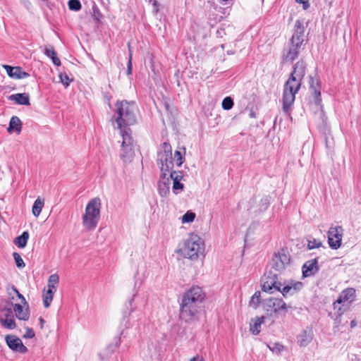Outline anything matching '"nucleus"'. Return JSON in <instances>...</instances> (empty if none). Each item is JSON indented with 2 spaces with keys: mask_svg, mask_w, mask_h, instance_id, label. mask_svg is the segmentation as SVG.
<instances>
[{
  "mask_svg": "<svg viewBox=\"0 0 361 361\" xmlns=\"http://www.w3.org/2000/svg\"><path fill=\"white\" fill-rule=\"evenodd\" d=\"M307 64L303 60L298 61L293 67L288 80L286 82L283 92V111L288 114L295 99V94L299 91L305 75Z\"/></svg>",
  "mask_w": 361,
  "mask_h": 361,
  "instance_id": "f257e3e1",
  "label": "nucleus"
},
{
  "mask_svg": "<svg viewBox=\"0 0 361 361\" xmlns=\"http://www.w3.org/2000/svg\"><path fill=\"white\" fill-rule=\"evenodd\" d=\"M205 294L200 286H192L183 295L180 304V318L190 322L197 318Z\"/></svg>",
  "mask_w": 361,
  "mask_h": 361,
  "instance_id": "f03ea898",
  "label": "nucleus"
},
{
  "mask_svg": "<svg viewBox=\"0 0 361 361\" xmlns=\"http://www.w3.org/2000/svg\"><path fill=\"white\" fill-rule=\"evenodd\" d=\"M302 287V283L299 281H290L282 283L279 281L278 275L269 271L263 279L262 290L269 293L280 291L284 297H287L297 293Z\"/></svg>",
  "mask_w": 361,
  "mask_h": 361,
  "instance_id": "7ed1b4c3",
  "label": "nucleus"
},
{
  "mask_svg": "<svg viewBox=\"0 0 361 361\" xmlns=\"http://www.w3.org/2000/svg\"><path fill=\"white\" fill-rule=\"evenodd\" d=\"M116 111L114 115V119L118 128L121 133V130H128L129 126L134 124L135 118V104L134 102L122 101L116 104Z\"/></svg>",
  "mask_w": 361,
  "mask_h": 361,
  "instance_id": "20e7f679",
  "label": "nucleus"
},
{
  "mask_svg": "<svg viewBox=\"0 0 361 361\" xmlns=\"http://www.w3.org/2000/svg\"><path fill=\"white\" fill-rule=\"evenodd\" d=\"M101 200L98 197L91 200L86 206L82 217V224L87 230L97 227L100 218Z\"/></svg>",
  "mask_w": 361,
  "mask_h": 361,
  "instance_id": "39448f33",
  "label": "nucleus"
},
{
  "mask_svg": "<svg viewBox=\"0 0 361 361\" xmlns=\"http://www.w3.org/2000/svg\"><path fill=\"white\" fill-rule=\"evenodd\" d=\"M204 250V244L200 237L196 234H191L185 240L184 245L180 249L181 255L191 259H196Z\"/></svg>",
  "mask_w": 361,
  "mask_h": 361,
  "instance_id": "423d86ee",
  "label": "nucleus"
},
{
  "mask_svg": "<svg viewBox=\"0 0 361 361\" xmlns=\"http://www.w3.org/2000/svg\"><path fill=\"white\" fill-rule=\"evenodd\" d=\"M122 137L120 158L124 163H130L135 156V142L132 137L130 129L121 130Z\"/></svg>",
  "mask_w": 361,
  "mask_h": 361,
  "instance_id": "0eeeda50",
  "label": "nucleus"
},
{
  "mask_svg": "<svg viewBox=\"0 0 361 361\" xmlns=\"http://www.w3.org/2000/svg\"><path fill=\"white\" fill-rule=\"evenodd\" d=\"M290 256L286 251L282 250L278 253H275L270 262L271 268L276 271H282L285 269L286 265L290 263Z\"/></svg>",
  "mask_w": 361,
  "mask_h": 361,
  "instance_id": "6e6552de",
  "label": "nucleus"
},
{
  "mask_svg": "<svg viewBox=\"0 0 361 361\" xmlns=\"http://www.w3.org/2000/svg\"><path fill=\"white\" fill-rule=\"evenodd\" d=\"M343 229L340 226H331L328 231V243L334 250L338 249L341 245Z\"/></svg>",
  "mask_w": 361,
  "mask_h": 361,
  "instance_id": "1a4fd4ad",
  "label": "nucleus"
},
{
  "mask_svg": "<svg viewBox=\"0 0 361 361\" xmlns=\"http://www.w3.org/2000/svg\"><path fill=\"white\" fill-rule=\"evenodd\" d=\"M301 44H295V42L290 40L288 43V48L283 51L282 59L285 62H293L298 56L302 49Z\"/></svg>",
  "mask_w": 361,
  "mask_h": 361,
  "instance_id": "9d476101",
  "label": "nucleus"
},
{
  "mask_svg": "<svg viewBox=\"0 0 361 361\" xmlns=\"http://www.w3.org/2000/svg\"><path fill=\"white\" fill-rule=\"evenodd\" d=\"M0 322L6 329H13L16 328L14 313L11 308H4L2 310L0 315Z\"/></svg>",
  "mask_w": 361,
  "mask_h": 361,
  "instance_id": "9b49d317",
  "label": "nucleus"
},
{
  "mask_svg": "<svg viewBox=\"0 0 361 361\" xmlns=\"http://www.w3.org/2000/svg\"><path fill=\"white\" fill-rule=\"evenodd\" d=\"M5 341L9 348L13 351L26 353L28 350L27 347L23 345L22 341L14 335L6 336Z\"/></svg>",
  "mask_w": 361,
  "mask_h": 361,
  "instance_id": "f8f14e48",
  "label": "nucleus"
},
{
  "mask_svg": "<svg viewBox=\"0 0 361 361\" xmlns=\"http://www.w3.org/2000/svg\"><path fill=\"white\" fill-rule=\"evenodd\" d=\"M304 32L305 27L303 23L300 20H297L295 23L293 36L290 40L293 42H295V44H301L303 45L305 41Z\"/></svg>",
  "mask_w": 361,
  "mask_h": 361,
  "instance_id": "ddd939ff",
  "label": "nucleus"
},
{
  "mask_svg": "<svg viewBox=\"0 0 361 361\" xmlns=\"http://www.w3.org/2000/svg\"><path fill=\"white\" fill-rule=\"evenodd\" d=\"M310 90L314 97L317 105L321 106V85L319 80H314L313 77L310 76Z\"/></svg>",
  "mask_w": 361,
  "mask_h": 361,
  "instance_id": "4468645a",
  "label": "nucleus"
},
{
  "mask_svg": "<svg viewBox=\"0 0 361 361\" xmlns=\"http://www.w3.org/2000/svg\"><path fill=\"white\" fill-rule=\"evenodd\" d=\"M317 263V258L307 261L302 268L303 277L314 276L319 271Z\"/></svg>",
  "mask_w": 361,
  "mask_h": 361,
  "instance_id": "2eb2a0df",
  "label": "nucleus"
},
{
  "mask_svg": "<svg viewBox=\"0 0 361 361\" xmlns=\"http://www.w3.org/2000/svg\"><path fill=\"white\" fill-rule=\"evenodd\" d=\"M267 305L273 310L275 313L281 311H287L290 306H288L281 298H270L267 300Z\"/></svg>",
  "mask_w": 361,
  "mask_h": 361,
  "instance_id": "dca6fc26",
  "label": "nucleus"
},
{
  "mask_svg": "<svg viewBox=\"0 0 361 361\" xmlns=\"http://www.w3.org/2000/svg\"><path fill=\"white\" fill-rule=\"evenodd\" d=\"M13 312L19 320L27 321L30 317L28 305H22L21 304H13Z\"/></svg>",
  "mask_w": 361,
  "mask_h": 361,
  "instance_id": "f3484780",
  "label": "nucleus"
},
{
  "mask_svg": "<svg viewBox=\"0 0 361 361\" xmlns=\"http://www.w3.org/2000/svg\"><path fill=\"white\" fill-rule=\"evenodd\" d=\"M314 337L312 329H305L297 336V343L300 347H306L312 341Z\"/></svg>",
  "mask_w": 361,
  "mask_h": 361,
  "instance_id": "a211bd4d",
  "label": "nucleus"
},
{
  "mask_svg": "<svg viewBox=\"0 0 361 361\" xmlns=\"http://www.w3.org/2000/svg\"><path fill=\"white\" fill-rule=\"evenodd\" d=\"M170 178L173 180V189L174 191L183 189L184 185L180 183L183 178L182 171H171Z\"/></svg>",
  "mask_w": 361,
  "mask_h": 361,
  "instance_id": "6ab92c4d",
  "label": "nucleus"
},
{
  "mask_svg": "<svg viewBox=\"0 0 361 361\" xmlns=\"http://www.w3.org/2000/svg\"><path fill=\"white\" fill-rule=\"evenodd\" d=\"M355 296V290L353 288H348L343 290L337 299H341L342 302L348 305L354 300Z\"/></svg>",
  "mask_w": 361,
  "mask_h": 361,
  "instance_id": "aec40b11",
  "label": "nucleus"
},
{
  "mask_svg": "<svg viewBox=\"0 0 361 361\" xmlns=\"http://www.w3.org/2000/svg\"><path fill=\"white\" fill-rule=\"evenodd\" d=\"M266 317L262 316L257 317L252 319L250 326V331L253 335H258L261 331V325L264 322Z\"/></svg>",
  "mask_w": 361,
  "mask_h": 361,
  "instance_id": "412c9836",
  "label": "nucleus"
},
{
  "mask_svg": "<svg viewBox=\"0 0 361 361\" xmlns=\"http://www.w3.org/2000/svg\"><path fill=\"white\" fill-rule=\"evenodd\" d=\"M8 99L20 105H30L29 95L26 93L13 94L10 95Z\"/></svg>",
  "mask_w": 361,
  "mask_h": 361,
  "instance_id": "4be33fe9",
  "label": "nucleus"
},
{
  "mask_svg": "<svg viewBox=\"0 0 361 361\" xmlns=\"http://www.w3.org/2000/svg\"><path fill=\"white\" fill-rule=\"evenodd\" d=\"M22 123L18 116H13L11 117L9 126L8 128V132H16L19 133L21 131Z\"/></svg>",
  "mask_w": 361,
  "mask_h": 361,
  "instance_id": "5701e85b",
  "label": "nucleus"
},
{
  "mask_svg": "<svg viewBox=\"0 0 361 361\" xmlns=\"http://www.w3.org/2000/svg\"><path fill=\"white\" fill-rule=\"evenodd\" d=\"M334 310L338 316H341L348 308L349 305L337 299L333 304Z\"/></svg>",
  "mask_w": 361,
  "mask_h": 361,
  "instance_id": "b1692460",
  "label": "nucleus"
},
{
  "mask_svg": "<svg viewBox=\"0 0 361 361\" xmlns=\"http://www.w3.org/2000/svg\"><path fill=\"white\" fill-rule=\"evenodd\" d=\"M44 202L43 200L38 197L34 202L32 208V214L35 217H38L42 212V209L44 207Z\"/></svg>",
  "mask_w": 361,
  "mask_h": 361,
  "instance_id": "393cba45",
  "label": "nucleus"
},
{
  "mask_svg": "<svg viewBox=\"0 0 361 361\" xmlns=\"http://www.w3.org/2000/svg\"><path fill=\"white\" fill-rule=\"evenodd\" d=\"M29 238V233L27 231H24L22 235L17 237L15 240V243L18 247L23 248L26 246L27 240Z\"/></svg>",
  "mask_w": 361,
  "mask_h": 361,
  "instance_id": "a878e982",
  "label": "nucleus"
},
{
  "mask_svg": "<svg viewBox=\"0 0 361 361\" xmlns=\"http://www.w3.org/2000/svg\"><path fill=\"white\" fill-rule=\"evenodd\" d=\"M4 68L6 71L7 74L9 77L18 79V74H19V66H15L12 67L8 65H4Z\"/></svg>",
  "mask_w": 361,
  "mask_h": 361,
  "instance_id": "bb28decb",
  "label": "nucleus"
},
{
  "mask_svg": "<svg viewBox=\"0 0 361 361\" xmlns=\"http://www.w3.org/2000/svg\"><path fill=\"white\" fill-rule=\"evenodd\" d=\"M54 293L50 290H47L44 294H43V304H44V306L47 308L50 306L51 302H52V300H53V297H54Z\"/></svg>",
  "mask_w": 361,
  "mask_h": 361,
  "instance_id": "cd10ccee",
  "label": "nucleus"
},
{
  "mask_svg": "<svg viewBox=\"0 0 361 361\" xmlns=\"http://www.w3.org/2000/svg\"><path fill=\"white\" fill-rule=\"evenodd\" d=\"M267 346L273 353L279 354L284 350V346L280 343H274L272 344H267Z\"/></svg>",
  "mask_w": 361,
  "mask_h": 361,
  "instance_id": "c85d7f7f",
  "label": "nucleus"
},
{
  "mask_svg": "<svg viewBox=\"0 0 361 361\" xmlns=\"http://www.w3.org/2000/svg\"><path fill=\"white\" fill-rule=\"evenodd\" d=\"M260 292L256 291L251 298V300L250 301V305L252 306L254 308H257L259 304L260 303Z\"/></svg>",
  "mask_w": 361,
  "mask_h": 361,
  "instance_id": "c756f323",
  "label": "nucleus"
},
{
  "mask_svg": "<svg viewBox=\"0 0 361 361\" xmlns=\"http://www.w3.org/2000/svg\"><path fill=\"white\" fill-rule=\"evenodd\" d=\"M170 188V179H167V183H163V188L161 187V183H159V195L166 196L169 192Z\"/></svg>",
  "mask_w": 361,
  "mask_h": 361,
  "instance_id": "7c9ffc66",
  "label": "nucleus"
},
{
  "mask_svg": "<svg viewBox=\"0 0 361 361\" xmlns=\"http://www.w3.org/2000/svg\"><path fill=\"white\" fill-rule=\"evenodd\" d=\"M233 99L230 97H225L222 101V108L224 110H230L233 106Z\"/></svg>",
  "mask_w": 361,
  "mask_h": 361,
  "instance_id": "2f4dec72",
  "label": "nucleus"
},
{
  "mask_svg": "<svg viewBox=\"0 0 361 361\" xmlns=\"http://www.w3.org/2000/svg\"><path fill=\"white\" fill-rule=\"evenodd\" d=\"M322 245V243L319 240L312 238L307 240V248L312 250L314 248H319Z\"/></svg>",
  "mask_w": 361,
  "mask_h": 361,
  "instance_id": "473e14b6",
  "label": "nucleus"
},
{
  "mask_svg": "<svg viewBox=\"0 0 361 361\" xmlns=\"http://www.w3.org/2000/svg\"><path fill=\"white\" fill-rule=\"evenodd\" d=\"M68 8L70 10L78 11L81 8V4L79 0H69Z\"/></svg>",
  "mask_w": 361,
  "mask_h": 361,
  "instance_id": "72a5a7b5",
  "label": "nucleus"
},
{
  "mask_svg": "<svg viewBox=\"0 0 361 361\" xmlns=\"http://www.w3.org/2000/svg\"><path fill=\"white\" fill-rule=\"evenodd\" d=\"M195 218V214L192 212H187L183 216H182V222L184 223H190L194 221Z\"/></svg>",
  "mask_w": 361,
  "mask_h": 361,
  "instance_id": "f704fd0d",
  "label": "nucleus"
},
{
  "mask_svg": "<svg viewBox=\"0 0 361 361\" xmlns=\"http://www.w3.org/2000/svg\"><path fill=\"white\" fill-rule=\"evenodd\" d=\"M13 259L15 260V262L16 264V266L18 268H23V267H25V264L23 259H22V257H20V255L18 253L13 252Z\"/></svg>",
  "mask_w": 361,
  "mask_h": 361,
  "instance_id": "c9c22d12",
  "label": "nucleus"
},
{
  "mask_svg": "<svg viewBox=\"0 0 361 361\" xmlns=\"http://www.w3.org/2000/svg\"><path fill=\"white\" fill-rule=\"evenodd\" d=\"M59 282V276L56 274H54L49 276L48 279V284L57 286Z\"/></svg>",
  "mask_w": 361,
  "mask_h": 361,
  "instance_id": "e433bc0d",
  "label": "nucleus"
},
{
  "mask_svg": "<svg viewBox=\"0 0 361 361\" xmlns=\"http://www.w3.org/2000/svg\"><path fill=\"white\" fill-rule=\"evenodd\" d=\"M60 82L63 83L65 87H68L70 82L72 81L71 79L68 77V75L66 73H60L59 74Z\"/></svg>",
  "mask_w": 361,
  "mask_h": 361,
  "instance_id": "4c0bfd02",
  "label": "nucleus"
},
{
  "mask_svg": "<svg viewBox=\"0 0 361 361\" xmlns=\"http://www.w3.org/2000/svg\"><path fill=\"white\" fill-rule=\"evenodd\" d=\"M11 289L15 294H16L18 298L21 300L22 305H27V302H26L25 297L21 293H19L17 288L14 286H11Z\"/></svg>",
  "mask_w": 361,
  "mask_h": 361,
  "instance_id": "58836bf2",
  "label": "nucleus"
},
{
  "mask_svg": "<svg viewBox=\"0 0 361 361\" xmlns=\"http://www.w3.org/2000/svg\"><path fill=\"white\" fill-rule=\"evenodd\" d=\"M174 159L176 160L178 166H180L182 165V164L183 163V158L180 152H175Z\"/></svg>",
  "mask_w": 361,
  "mask_h": 361,
  "instance_id": "ea45409f",
  "label": "nucleus"
},
{
  "mask_svg": "<svg viewBox=\"0 0 361 361\" xmlns=\"http://www.w3.org/2000/svg\"><path fill=\"white\" fill-rule=\"evenodd\" d=\"M56 54V51H54V48L51 46H46L45 48H44V54L49 57V58H51L52 56H54V55Z\"/></svg>",
  "mask_w": 361,
  "mask_h": 361,
  "instance_id": "a19ab883",
  "label": "nucleus"
},
{
  "mask_svg": "<svg viewBox=\"0 0 361 361\" xmlns=\"http://www.w3.org/2000/svg\"><path fill=\"white\" fill-rule=\"evenodd\" d=\"M164 152L166 153V157L170 156V158L171 159V145L167 142H164L162 146Z\"/></svg>",
  "mask_w": 361,
  "mask_h": 361,
  "instance_id": "79ce46f5",
  "label": "nucleus"
},
{
  "mask_svg": "<svg viewBox=\"0 0 361 361\" xmlns=\"http://www.w3.org/2000/svg\"><path fill=\"white\" fill-rule=\"evenodd\" d=\"M164 105L166 111L169 112L170 114L173 115L176 110L171 107L166 99H164Z\"/></svg>",
  "mask_w": 361,
  "mask_h": 361,
  "instance_id": "37998d69",
  "label": "nucleus"
},
{
  "mask_svg": "<svg viewBox=\"0 0 361 361\" xmlns=\"http://www.w3.org/2000/svg\"><path fill=\"white\" fill-rule=\"evenodd\" d=\"M132 73V54L130 51L129 59L127 65V74L130 75Z\"/></svg>",
  "mask_w": 361,
  "mask_h": 361,
  "instance_id": "c03bdc74",
  "label": "nucleus"
},
{
  "mask_svg": "<svg viewBox=\"0 0 361 361\" xmlns=\"http://www.w3.org/2000/svg\"><path fill=\"white\" fill-rule=\"evenodd\" d=\"M29 76V74L22 70V68L20 67L19 70V74H18V79H23L26 78Z\"/></svg>",
  "mask_w": 361,
  "mask_h": 361,
  "instance_id": "a18cd8bd",
  "label": "nucleus"
},
{
  "mask_svg": "<svg viewBox=\"0 0 361 361\" xmlns=\"http://www.w3.org/2000/svg\"><path fill=\"white\" fill-rule=\"evenodd\" d=\"M51 59V60H52L53 63H54L55 66H61V61H60V59L57 57L56 54H55L54 55V56H52Z\"/></svg>",
  "mask_w": 361,
  "mask_h": 361,
  "instance_id": "49530a36",
  "label": "nucleus"
},
{
  "mask_svg": "<svg viewBox=\"0 0 361 361\" xmlns=\"http://www.w3.org/2000/svg\"><path fill=\"white\" fill-rule=\"evenodd\" d=\"M35 336V333L31 329H27L26 334L24 335L25 338H32Z\"/></svg>",
  "mask_w": 361,
  "mask_h": 361,
  "instance_id": "de8ad7c7",
  "label": "nucleus"
},
{
  "mask_svg": "<svg viewBox=\"0 0 361 361\" xmlns=\"http://www.w3.org/2000/svg\"><path fill=\"white\" fill-rule=\"evenodd\" d=\"M262 202L263 204V206H264V209H267L269 205V200L266 197L263 200H262Z\"/></svg>",
  "mask_w": 361,
  "mask_h": 361,
  "instance_id": "09e8293b",
  "label": "nucleus"
},
{
  "mask_svg": "<svg viewBox=\"0 0 361 361\" xmlns=\"http://www.w3.org/2000/svg\"><path fill=\"white\" fill-rule=\"evenodd\" d=\"M57 286L47 284V290H51L54 293L56 291Z\"/></svg>",
  "mask_w": 361,
  "mask_h": 361,
  "instance_id": "8fccbe9b",
  "label": "nucleus"
},
{
  "mask_svg": "<svg viewBox=\"0 0 361 361\" xmlns=\"http://www.w3.org/2000/svg\"><path fill=\"white\" fill-rule=\"evenodd\" d=\"M298 2L300 3V4H302L304 9H307L310 6V4L308 3V0H307V1H298Z\"/></svg>",
  "mask_w": 361,
  "mask_h": 361,
  "instance_id": "3c124183",
  "label": "nucleus"
},
{
  "mask_svg": "<svg viewBox=\"0 0 361 361\" xmlns=\"http://www.w3.org/2000/svg\"><path fill=\"white\" fill-rule=\"evenodd\" d=\"M166 170L170 171L173 167V162L171 161H170L169 163L166 162Z\"/></svg>",
  "mask_w": 361,
  "mask_h": 361,
  "instance_id": "603ef678",
  "label": "nucleus"
},
{
  "mask_svg": "<svg viewBox=\"0 0 361 361\" xmlns=\"http://www.w3.org/2000/svg\"><path fill=\"white\" fill-rule=\"evenodd\" d=\"M190 361H204V360L199 356H195L190 359Z\"/></svg>",
  "mask_w": 361,
  "mask_h": 361,
  "instance_id": "864d4df0",
  "label": "nucleus"
},
{
  "mask_svg": "<svg viewBox=\"0 0 361 361\" xmlns=\"http://www.w3.org/2000/svg\"><path fill=\"white\" fill-rule=\"evenodd\" d=\"M149 2L152 3L153 4V6H154V11L157 13L158 12V8L156 7L157 6V0H149Z\"/></svg>",
  "mask_w": 361,
  "mask_h": 361,
  "instance_id": "5fc2aeb1",
  "label": "nucleus"
},
{
  "mask_svg": "<svg viewBox=\"0 0 361 361\" xmlns=\"http://www.w3.org/2000/svg\"><path fill=\"white\" fill-rule=\"evenodd\" d=\"M39 322L40 327H41V329H42L45 321L44 320V319L42 317H39Z\"/></svg>",
  "mask_w": 361,
  "mask_h": 361,
  "instance_id": "6e6d98bb",
  "label": "nucleus"
},
{
  "mask_svg": "<svg viewBox=\"0 0 361 361\" xmlns=\"http://www.w3.org/2000/svg\"><path fill=\"white\" fill-rule=\"evenodd\" d=\"M356 326H357V322H356L355 319L352 320V321L350 322V327H351V328H354V327H355Z\"/></svg>",
  "mask_w": 361,
  "mask_h": 361,
  "instance_id": "4d7b16f0",
  "label": "nucleus"
},
{
  "mask_svg": "<svg viewBox=\"0 0 361 361\" xmlns=\"http://www.w3.org/2000/svg\"><path fill=\"white\" fill-rule=\"evenodd\" d=\"M7 291H8V293L9 295H12V294H13L14 293L12 291V290L11 289V287L8 288H7Z\"/></svg>",
  "mask_w": 361,
  "mask_h": 361,
  "instance_id": "13d9d810",
  "label": "nucleus"
},
{
  "mask_svg": "<svg viewBox=\"0 0 361 361\" xmlns=\"http://www.w3.org/2000/svg\"><path fill=\"white\" fill-rule=\"evenodd\" d=\"M250 116L255 118V113L253 111H251L250 113Z\"/></svg>",
  "mask_w": 361,
  "mask_h": 361,
  "instance_id": "bf43d9fd",
  "label": "nucleus"
},
{
  "mask_svg": "<svg viewBox=\"0 0 361 361\" xmlns=\"http://www.w3.org/2000/svg\"><path fill=\"white\" fill-rule=\"evenodd\" d=\"M320 115H321V116H324V112H323V110H322V109H321V111H320Z\"/></svg>",
  "mask_w": 361,
  "mask_h": 361,
  "instance_id": "052dcab7",
  "label": "nucleus"
},
{
  "mask_svg": "<svg viewBox=\"0 0 361 361\" xmlns=\"http://www.w3.org/2000/svg\"><path fill=\"white\" fill-rule=\"evenodd\" d=\"M152 71H154V65H152Z\"/></svg>",
  "mask_w": 361,
  "mask_h": 361,
  "instance_id": "680f3d73",
  "label": "nucleus"
},
{
  "mask_svg": "<svg viewBox=\"0 0 361 361\" xmlns=\"http://www.w3.org/2000/svg\"><path fill=\"white\" fill-rule=\"evenodd\" d=\"M128 48H129V49L130 48V44H129V43H128Z\"/></svg>",
  "mask_w": 361,
  "mask_h": 361,
  "instance_id": "e2e57ef3",
  "label": "nucleus"
}]
</instances>
